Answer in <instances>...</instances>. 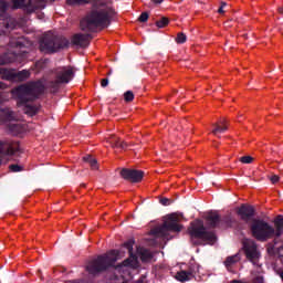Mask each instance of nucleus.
I'll list each match as a JSON object with an SVG mask.
<instances>
[{"instance_id":"obj_1","label":"nucleus","mask_w":283,"mask_h":283,"mask_svg":"<svg viewBox=\"0 0 283 283\" xmlns=\"http://www.w3.org/2000/svg\"><path fill=\"white\" fill-rule=\"evenodd\" d=\"M11 94L14 101H17L18 107H24L23 112L27 116H36L41 105L28 103H34L39 96L45 94V84L41 80L30 81L13 87Z\"/></svg>"},{"instance_id":"obj_2","label":"nucleus","mask_w":283,"mask_h":283,"mask_svg":"<svg viewBox=\"0 0 283 283\" xmlns=\"http://www.w3.org/2000/svg\"><path fill=\"white\" fill-rule=\"evenodd\" d=\"M114 14V9L109 7L92 10L84 19L81 20V30L84 32H96L98 28L99 30H105V28L112 23Z\"/></svg>"},{"instance_id":"obj_3","label":"nucleus","mask_w":283,"mask_h":283,"mask_svg":"<svg viewBox=\"0 0 283 283\" xmlns=\"http://www.w3.org/2000/svg\"><path fill=\"white\" fill-rule=\"evenodd\" d=\"M251 231L253 238L260 242H266L271 238H281L283 235V216L279 214L274 219V228L264 220L254 219Z\"/></svg>"},{"instance_id":"obj_4","label":"nucleus","mask_w":283,"mask_h":283,"mask_svg":"<svg viewBox=\"0 0 283 283\" xmlns=\"http://www.w3.org/2000/svg\"><path fill=\"white\" fill-rule=\"evenodd\" d=\"M188 233L190 235V242L195 247H205V244L213 245L214 242H218L216 232L207 230L202 220L192 221L188 228Z\"/></svg>"},{"instance_id":"obj_5","label":"nucleus","mask_w":283,"mask_h":283,"mask_svg":"<svg viewBox=\"0 0 283 283\" xmlns=\"http://www.w3.org/2000/svg\"><path fill=\"white\" fill-rule=\"evenodd\" d=\"M169 231L172 233H180L182 231V224H180V216L176 212L166 217L163 224L150 230V234L155 237V240H161L167 242L171 240Z\"/></svg>"},{"instance_id":"obj_6","label":"nucleus","mask_w":283,"mask_h":283,"mask_svg":"<svg viewBox=\"0 0 283 283\" xmlns=\"http://www.w3.org/2000/svg\"><path fill=\"white\" fill-rule=\"evenodd\" d=\"M118 255H120L118 250H111L105 254L98 255L96 259L87 263V273H90V275H98V273L107 271L109 266H114V264H116Z\"/></svg>"},{"instance_id":"obj_7","label":"nucleus","mask_w":283,"mask_h":283,"mask_svg":"<svg viewBox=\"0 0 283 283\" xmlns=\"http://www.w3.org/2000/svg\"><path fill=\"white\" fill-rule=\"evenodd\" d=\"M65 48H70V40L65 36L48 33L40 40L39 49L43 54H55V52L65 50Z\"/></svg>"},{"instance_id":"obj_8","label":"nucleus","mask_w":283,"mask_h":283,"mask_svg":"<svg viewBox=\"0 0 283 283\" xmlns=\"http://www.w3.org/2000/svg\"><path fill=\"white\" fill-rule=\"evenodd\" d=\"M14 10H24L27 14H32V12H36V10H43L45 8L44 0H36L32 2V0H12Z\"/></svg>"},{"instance_id":"obj_9","label":"nucleus","mask_w":283,"mask_h":283,"mask_svg":"<svg viewBox=\"0 0 283 283\" xmlns=\"http://www.w3.org/2000/svg\"><path fill=\"white\" fill-rule=\"evenodd\" d=\"M243 251L247 260L255 264L260 260V251H258V244L251 239L243 240Z\"/></svg>"},{"instance_id":"obj_10","label":"nucleus","mask_w":283,"mask_h":283,"mask_svg":"<svg viewBox=\"0 0 283 283\" xmlns=\"http://www.w3.org/2000/svg\"><path fill=\"white\" fill-rule=\"evenodd\" d=\"M55 78L61 82V84H67L72 78H74V67L72 66H61L55 70Z\"/></svg>"},{"instance_id":"obj_11","label":"nucleus","mask_w":283,"mask_h":283,"mask_svg":"<svg viewBox=\"0 0 283 283\" xmlns=\"http://www.w3.org/2000/svg\"><path fill=\"white\" fill-rule=\"evenodd\" d=\"M120 176L124 178V180H128L129 182H140L145 176V172L142 170L124 168L120 171Z\"/></svg>"},{"instance_id":"obj_12","label":"nucleus","mask_w":283,"mask_h":283,"mask_svg":"<svg viewBox=\"0 0 283 283\" xmlns=\"http://www.w3.org/2000/svg\"><path fill=\"white\" fill-rule=\"evenodd\" d=\"M19 142L12 140H0V155L2 156H14L19 151Z\"/></svg>"},{"instance_id":"obj_13","label":"nucleus","mask_w":283,"mask_h":283,"mask_svg":"<svg viewBox=\"0 0 283 283\" xmlns=\"http://www.w3.org/2000/svg\"><path fill=\"white\" fill-rule=\"evenodd\" d=\"M134 244H136V241H134V239H129L128 241L123 243L124 249H126L129 254V258L124 260L123 262L124 266H135V264L138 262V259L134 254Z\"/></svg>"},{"instance_id":"obj_14","label":"nucleus","mask_w":283,"mask_h":283,"mask_svg":"<svg viewBox=\"0 0 283 283\" xmlns=\"http://www.w3.org/2000/svg\"><path fill=\"white\" fill-rule=\"evenodd\" d=\"M237 214L243 220V222H249L253 216H255V208L249 205H241L240 208L237 209Z\"/></svg>"},{"instance_id":"obj_15","label":"nucleus","mask_w":283,"mask_h":283,"mask_svg":"<svg viewBox=\"0 0 283 283\" xmlns=\"http://www.w3.org/2000/svg\"><path fill=\"white\" fill-rule=\"evenodd\" d=\"M90 41H92V35L83 33H76L71 39L72 45H77L78 48H87Z\"/></svg>"},{"instance_id":"obj_16","label":"nucleus","mask_w":283,"mask_h":283,"mask_svg":"<svg viewBox=\"0 0 283 283\" xmlns=\"http://www.w3.org/2000/svg\"><path fill=\"white\" fill-rule=\"evenodd\" d=\"M206 224L209 229H217L220 224V213L218 211H209L203 216Z\"/></svg>"},{"instance_id":"obj_17","label":"nucleus","mask_w":283,"mask_h":283,"mask_svg":"<svg viewBox=\"0 0 283 283\" xmlns=\"http://www.w3.org/2000/svg\"><path fill=\"white\" fill-rule=\"evenodd\" d=\"M106 147H112L113 149H127V143L120 142V138L116 135H111L105 138Z\"/></svg>"},{"instance_id":"obj_18","label":"nucleus","mask_w":283,"mask_h":283,"mask_svg":"<svg viewBox=\"0 0 283 283\" xmlns=\"http://www.w3.org/2000/svg\"><path fill=\"white\" fill-rule=\"evenodd\" d=\"M240 260H241L240 253L227 256V259L223 262L227 271H229L230 273H233V266L235 264H238V262H240Z\"/></svg>"},{"instance_id":"obj_19","label":"nucleus","mask_w":283,"mask_h":283,"mask_svg":"<svg viewBox=\"0 0 283 283\" xmlns=\"http://www.w3.org/2000/svg\"><path fill=\"white\" fill-rule=\"evenodd\" d=\"M212 134L214 136H218V134H224L227 129H229V124H227L226 118L219 119L214 125H213Z\"/></svg>"},{"instance_id":"obj_20","label":"nucleus","mask_w":283,"mask_h":283,"mask_svg":"<svg viewBox=\"0 0 283 283\" xmlns=\"http://www.w3.org/2000/svg\"><path fill=\"white\" fill-rule=\"evenodd\" d=\"M14 120V112L8 107L0 108V123H10Z\"/></svg>"},{"instance_id":"obj_21","label":"nucleus","mask_w":283,"mask_h":283,"mask_svg":"<svg viewBox=\"0 0 283 283\" xmlns=\"http://www.w3.org/2000/svg\"><path fill=\"white\" fill-rule=\"evenodd\" d=\"M0 76H1L2 81H11V82L15 81L14 70L1 69L0 70Z\"/></svg>"},{"instance_id":"obj_22","label":"nucleus","mask_w":283,"mask_h":283,"mask_svg":"<svg viewBox=\"0 0 283 283\" xmlns=\"http://www.w3.org/2000/svg\"><path fill=\"white\" fill-rule=\"evenodd\" d=\"M17 61V55L14 53H4L0 55V65H8Z\"/></svg>"},{"instance_id":"obj_23","label":"nucleus","mask_w":283,"mask_h":283,"mask_svg":"<svg viewBox=\"0 0 283 283\" xmlns=\"http://www.w3.org/2000/svg\"><path fill=\"white\" fill-rule=\"evenodd\" d=\"M190 275L191 273H188L187 270H181L176 273L175 280H177L178 282H189V280H191Z\"/></svg>"},{"instance_id":"obj_24","label":"nucleus","mask_w":283,"mask_h":283,"mask_svg":"<svg viewBox=\"0 0 283 283\" xmlns=\"http://www.w3.org/2000/svg\"><path fill=\"white\" fill-rule=\"evenodd\" d=\"M61 85H63L61 82H59V78L55 77V81H50L48 83V90H50L51 94H56L59 92Z\"/></svg>"},{"instance_id":"obj_25","label":"nucleus","mask_w":283,"mask_h":283,"mask_svg":"<svg viewBox=\"0 0 283 283\" xmlns=\"http://www.w3.org/2000/svg\"><path fill=\"white\" fill-rule=\"evenodd\" d=\"M83 161L87 163V165H90L91 169H93L94 171L98 169V161H96V158H94L93 156L91 155L84 156Z\"/></svg>"},{"instance_id":"obj_26","label":"nucleus","mask_w":283,"mask_h":283,"mask_svg":"<svg viewBox=\"0 0 283 283\" xmlns=\"http://www.w3.org/2000/svg\"><path fill=\"white\" fill-rule=\"evenodd\" d=\"M139 258H140L142 262H149L150 260L154 259V254H151V251H149L147 249H140Z\"/></svg>"},{"instance_id":"obj_27","label":"nucleus","mask_w":283,"mask_h":283,"mask_svg":"<svg viewBox=\"0 0 283 283\" xmlns=\"http://www.w3.org/2000/svg\"><path fill=\"white\" fill-rule=\"evenodd\" d=\"M28 78H30V71L22 70L15 72V81H18L19 83H22V81H28Z\"/></svg>"},{"instance_id":"obj_28","label":"nucleus","mask_w":283,"mask_h":283,"mask_svg":"<svg viewBox=\"0 0 283 283\" xmlns=\"http://www.w3.org/2000/svg\"><path fill=\"white\" fill-rule=\"evenodd\" d=\"M9 130L13 134H23V125L21 124H11L9 125Z\"/></svg>"},{"instance_id":"obj_29","label":"nucleus","mask_w":283,"mask_h":283,"mask_svg":"<svg viewBox=\"0 0 283 283\" xmlns=\"http://www.w3.org/2000/svg\"><path fill=\"white\" fill-rule=\"evenodd\" d=\"M157 28H167L169 25V18L163 17L160 20L156 21Z\"/></svg>"},{"instance_id":"obj_30","label":"nucleus","mask_w":283,"mask_h":283,"mask_svg":"<svg viewBox=\"0 0 283 283\" xmlns=\"http://www.w3.org/2000/svg\"><path fill=\"white\" fill-rule=\"evenodd\" d=\"M186 271L188 273H191L190 279L193 280V277H196V273H198V265H196V264L189 265L188 270H186Z\"/></svg>"},{"instance_id":"obj_31","label":"nucleus","mask_w":283,"mask_h":283,"mask_svg":"<svg viewBox=\"0 0 283 283\" xmlns=\"http://www.w3.org/2000/svg\"><path fill=\"white\" fill-rule=\"evenodd\" d=\"M176 43H187V35L185 33H178L176 38Z\"/></svg>"},{"instance_id":"obj_32","label":"nucleus","mask_w":283,"mask_h":283,"mask_svg":"<svg viewBox=\"0 0 283 283\" xmlns=\"http://www.w3.org/2000/svg\"><path fill=\"white\" fill-rule=\"evenodd\" d=\"M124 101L126 103H132V101H134V92L127 91L126 93H124Z\"/></svg>"},{"instance_id":"obj_33","label":"nucleus","mask_w":283,"mask_h":283,"mask_svg":"<svg viewBox=\"0 0 283 283\" xmlns=\"http://www.w3.org/2000/svg\"><path fill=\"white\" fill-rule=\"evenodd\" d=\"M8 10V3L6 1L0 0V17H3Z\"/></svg>"},{"instance_id":"obj_34","label":"nucleus","mask_w":283,"mask_h":283,"mask_svg":"<svg viewBox=\"0 0 283 283\" xmlns=\"http://www.w3.org/2000/svg\"><path fill=\"white\" fill-rule=\"evenodd\" d=\"M240 163H242L243 165H251V163H253V157L243 156L240 158Z\"/></svg>"},{"instance_id":"obj_35","label":"nucleus","mask_w":283,"mask_h":283,"mask_svg":"<svg viewBox=\"0 0 283 283\" xmlns=\"http://www.w3.org/2000/svg\"><path fill=\"white\" fill-rule=\"evenodd\" d=\"M149 20V13H147V12H143L140 15H139V18H138V21L140 22V23H146V21H148Z\"/></svg>"},{"instance_id":"obj_36","label":"nucleus","mask_w":283,"mask_h":283,"mask_svg":"<svg viewBox=\"0 0 283 283\" xmlns=\"http://www.w3.org/2000/svg\"><path fill=\"white\" fill-rule=\"evenodd\" d=\"M10 171L18 172L23 171V168L17 164H12L9 166Z\"/></svg>"},{"instance_id":"obj_37","label":"nucleus","mask_w":283,"mask_h":283,"mask_svg":"<svg viewBox=\"0 0 283 283\" xmlns=\"http://www.w3.org/2000/svg\"><path fill=\"white\" fill-rule=\"evenodd\" d=\"M270 180L272 185H276V182H280V176L273 175L272 177H270Z\"/></svg>"},{"instance_id":"obj_38","label":"nucleus","mask_w":283,"mask_h":283,"mask_svg":"<svg viewBox=\"0 0 283 283\" xmlns=\"http://www.w3.org/2000/svg\"><path fill=\"white\" fill-rule=\"evenodd\" d=\"M160 203L164 205V207H169V205H171V201L167 198H161Z\"/></svg>"},{"instance_id":"obj_39","label":"nucleus","mask_w":283,"mask_h":283,"mask_svg":"<svg viewBox=\"0 0 283 283\" xmlns=\"http://www.w3.org/2000/svg\"><path fill=\"white\" fill-rule=\"evenodd\" d=\"M227 7V2H221L220 8L218 9L219 14H224V8Z\"/></svg>"},{"instance_id":"obj_40","label":"nucleus","mask_w":283,"mask_h":283,"mask_svg":"<svg viewBox=\"0 0 283 283\" xmlns=\"http://www.w3.org/2000/svg\"><path fill=\"white\" fill-rule=\"evenodd\" d=\"M101 85H102L103 87H107V85H109V80H108L107 77H106V78H102Z\"/></svg>"},{"instance_id":"obj_41","label":"nucleus","mask_w":283,"mask_h":283,"mask_svg":"<svg viewBox=\"0 0 283 283\" xmlns=\"http://www.w3.org/2000/svg\"><path fill=\"white\" fill-rule=\"evenodd\" d=\"M153 3H155V6H158V4L163 3V0H153Z\"/></svg>"},{"instance_id":"obj_42","label":"nucleus","mask_w":283,"mask_h":283,"mask_svg":"<svg viewBox=\"0 0 283 283\" xmlns=\"http://www.w3.org/2000/svg\"><path fill=\"white\" fill-rule=\"evenodd\" d=\"M277 10L280 14H283V7H280Z\"/></svg>"},{"instance_id":"obj_43","label":"nucleus","mask_w":283,"mask_h":283,"mask_svg":"<svg viewBox=\"0 0 283 283\" xmlns=\"http://www.w3.org/2000/svg\"><path fill=\"white\" fill-rule=\"evenodd\" d=\"M3 87V83L2 82H0V90Z\"/></svg>"},{"instance_id":"obj_44","label":"nucleus","mask_w":283,"mask_h":283,"mask_svg":"<svg viewBox=\"0 0 283 283\" xmlns=\"http://www.w3.org/2000/svg\"><path fill=\"white\" fill-rule=\"evenodd\" d=\"M82 187H85V184H83Z\"/></svg>"}]
</instances>
